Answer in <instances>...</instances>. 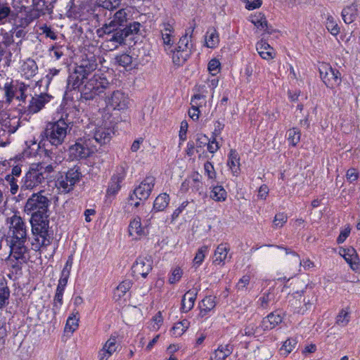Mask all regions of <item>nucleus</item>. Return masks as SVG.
Segmentation results:
<instances>
[{"instance_id": "f257e3e1", "label": "nucleus", "mask_w": 360, "mask_h": 360, "mask_svg": "<svg viewBox=\"0 0 360 360\" xmlns=\"http://www.w3.org/2000/svg\"><path fill=\"white\" fill-rule=\"evenodd\" d=\"M41 192L33 193L28 198L25 205V212L31 214L30 223L34 236L32 242V249L39 250L41 247L48 246L51 243V236L49 234L48 208L50 200L41 195Z\"/></svg>"}, {"instance_id": "f03ea898", "label": "nucleus", "mask_w": 360, "mask_h": 360, "mask_svg": "<svg viewBox=\"0 0 360 360\" xmlns=\"http://www.w3.org/2000/svg\"><path fill=\"white\" fill-rule=\"evenodd\" d=\"M8 243L10 248V257L20 264L27 263L30 258V249L25 245L27 240L26 223L17 215L11 217Z\"/></svg>"}, {"instance_id": "7ed1b4c3", "label": "nucleus", "mask_w": 360, "mask_h": 360, "mask_svg": "<svg viewBox=\"0 0 360 360\" xmlns=\"http://www.w3.org/2000/svg\"><path fill=\"white\" fill-rule=\"evenodd\" d=\"M56 165V160L49 165L44 162L32 164L22 180L21 189H33L44 183Z\"/></svg>"}, {"instance_id": "20e7f679", "label": "nucleus", "mask_w": 360, "mask_h": 360, "mask_svg": "<svg viewBox=\"0 0 360 360\" xmlns=\"http://www.w3.org/2000/svg\"><path fill=\"white\" fill-rule=\"evenodd\" d=\"M72 123V122H68L63 117L56 122H49L41 133V136L44 140L49 141L52 146H60L64 142L68 133L70 132Z\"/></svg>"}, {"instance_id": "39448f33", "label": "nucleus", "mask_w": 360, "mask_h": 360, "mask_svg": "<svg viewBox=\"0 0 360 360\" xmlns=\"http://www.w3.org/2000/svg\"><path fill=\"white\" fill-rule=\"evenodd\" d=\"M111 86L112 84L103 77V74L95 73L85 82L81 92L82 97L85 100H92L106 90H110Z\"/></svg>"}, {"instance_id": "423d86ee", "label": "nucleus", "mask_w": 360, "mask_h": 360, "mask_svg": "<svg viewBox=\"0 0 360 360\" xmlns=\"http://www.w3.org/2000/svg\"><path fill=\"white\" fill-rule=\"evenodd\" d=\"M82 178V173L79 167H74L70 168L65 176H61L56 182V186L60 193H68L72 191L80 179Z\"/></svg>"}, {"instance_id": "0eeeda50", "label": "nucleus", "mask_w": 360, "mask_h": 360, "mask_svg": "<svg viewBox=\"0 0 360 360\" xmlns=\"http://www.w3.org/2000/svg\"><path fill=\"white\" fill-rule=\"evenodd\" d=\"M96 150V146L93 145L89 139L84 136L79 139L76 143L69 148L70 156L72 159H84L89 157Z\"/></svg>"}, {"instance_id": "6e6552de", "label": "nucleus", "mask_w": 360, "mask_h": 360, "mask_svg": "<svg viewBox=\"0 0 360 360\" xmlns=\"http://www.w3.org/2000/svg\"><path fill=\"white\" fill-rule=\"evenodd\" d=\"M108 107L113 110H123L128 108L130 99L122 90H115L108 94L105 98Z\"/></svg>"}, {"instance_id": "1a4fd4ad", "label": "nucleus", "mask_w": 360, "mask_h": 360, "mask_svg": "<svg viewBox=\"0 0 360 360\" xmlns=\"http://www.w3.org/2000/svg\"><path fill=\"white\" fill-rule=\"evenodd\" d=\"M320 77L329 88H334L341 83L340 72L332 68L328 64L322 63L319 67Z\"/></svg>"}, {"instance_id": "9d476101", "label": "nucleus", "mask_w": 360, "mask_h": 360, "mask_svg": "<svg viewBox=\"0 0 360 360\" xmlns=\"http://www.w3.org/2000/svg\"><path fill=\"white\" fill-rule=\"evenodd\" d=\"M90 127L93 128L92 131L86 134V139H89L91 143L97 146V144L103 145L108 143L111 139L112 129L109 127L103 126H95L92 124Z\"/></svg>"}, {"instance_id": "9b49d317", "label": "nucleus", "mask_w": 360, "mask_h": 360, "mask_svg": "<svg viewBox=\"0 0 360 360\" xmlns=\"http://www.w3.org/2000/svg\"><path fill=\"white\" fill-rule=\"evenodd\" d=\"M155 180L153 176H146L141 184L134 190L133 194L129 197V201L134 200V198L139 200H147L154 187Z\"/></svg>"}, {"instance_id": "f8f14e48", "label": "nucleus", "mask_w": 360, "mask_h": 360, "mask_svg": "<svg viewBox=\"0 0 360 360\" xmlns=\"http://www.w3.org/2000/svg\"><path fill=\"white\" fill-rule=\"evenodd\" d=\"M153 261L150 257H139L131 267L134 276H141L146 278L152 270Z\"/></svg>"}, {"instance_id": "ddd939ff", "label": "nucleus", "mask_w": 360, "mask_h": 360, "mask_svg": "<svg viewBox=\"0 0 360 360\" xmlns=\"http://www.w3.org/2000/svg\"><path fill=\"white\" fill-rule=\"evenodd\" d=\"M230 248L228 244H220L217 246L213 256V263L216 265H224L226 261L231 259V255H229Z\"/></svg>"}, {"instance_id": "4468645a", "label": "nucleus", "mask_w": 360, "mask_h": 360, "mask_svg": "<svg viewBox=\"0 0 360 360\" xmlns=\"http://www.w3.org/2000/svg\"><path fill=\"white\" fill-rule=\"evenodd\" d=\"M161 30L162 39L165 51H169L174 46L175 36L174 28L169 23H164Z\"/></svg>"}, {"instance_id": "2eb2a0df", "label": "nucleus", "mask_w": 360, "mask_h": 360, "mask_svg": "<svg viewBox=\"0 0 360 360\" xmlns=\"http://www.w3.org/2000/svg\"><path fill=\"white\" fill-rule=\"evenodd\" d=\"M124 171L123 168H121L120 172H117V174H115L111 177L110 182L106 193L107 196H114L117 193V192L121 188L120 183L124 179Z\"/></svg>"}, {"instance_id": "dca6fc26", "label": "nucleus", "mask_w": 360, "mask_h": 360, "mask_svg": "<svg viewBox=\"0 0 360 360\" xmlns=\"http://www.w3.org/2000/svg\"><path fill=\"white\" fill-rule=\"evenodd\" d=\"M77 67L74 71L70 74L68 79L67 87L69 90H74L79 87L84 82V79H87L88 77L82 73Z\"/></svg>"}, {"instance_id": "f3484780", "label": "nucleus", "mask_w": 360, "mask_h": 360, "mask_svg": "<svg viewBox=\"0 0 360 360\" xmlns=\"http://www.w3.org/2000/svg\"><path fill=\"white\" fill-rule=\"evenodd\" d=\"M49 101V96L48 94H40L35 97H32L30 104L27 107L29 113H37L41 110L46 103Z\"/></svg>"}, {"instance_id": "a211bd4d", "label": "nucleus", "mask_w": 360, "mask_h": 360, "mask_svg": "<svg viewBox=\"0 0 360 360\" xmlns=\"http://www.w3.org/2000/svg\"><path fill=\"white\" fill-rule=\"evenodd\" d=\"M283 321V317L277 311L271 312L267 316L263 319L261 327L264 330H269L274 328L276 326L281 323Z\"/></svg>"}, {"instance_id": "6ab92c4d", "label": "nucleus", "mask_w": 360, "mask_h": 360, "mask_svg": "<svg viewBox=\"0 0 360 360\" xmlns=\"http://www.w3.org/2000/svg\"><path fill=\"white\" fill-rule=\"evenodd\" d=\"M227 165L233 175L238 176L240 172V156L235 149H231L229 151Z\"/></svg>"}, {"instance_id": "aec40b11", "label": "nucleus", "mask_w": 360, "mask_h": 360, "mask_svg": "<svg viewBox=\"0 0 360 360\" xmlns=\"http://www.w3.org/2000/svg\"><path fill=\"white\" fill-rule=\"evenodd\" d=\"M345 261L349 264L353 270H356L359 267V259L356 250L354 248H349L342 250V253H340Z\"/></svg>"}, {"instance_id": "412c9836", "label": "nucleus", "mask_w": 360, "mask_h": 360, "mask_svg": "<svg viewBox=\"0 0 360 360\" xmlns=\"http://www.w3.org/2000/svg\"><path fill=\"white\" fill-rule=\"evenodd\" d=\"M256 49L259 56L265 60L274 58L275 53L274 49L264 40H261L257 43Z\"/></svg>"}, {"instance_id": "4be33fe9", "label": "nucleus", "mask_w": 360, "mask_h": 360, "mask_svg": "<svg viewBox=\"0 0 360 360\" xmlns=\"http://www.w3.org/2000/svg\"><path fill=\"white\" fill-rule=\"evenodd\" d=\"M96 59L94 56L90 58H86L82 60L79 65L77 68L82 70L81 72L86 75L87 77L97 68Z\"/></svg>"}, {"instance_id": "5701e85b", "label": "nucleus", "mask_w": 360, "mask_h": 360, "mask_svg": "<svg viewBox=\"0 0 360 360\" xmlns=\"http://www.w3.org/2000/svg\"><path fill=\"white\" fill-rule=\"evenodd\" d=\"M204 42V46L210 49H214L219 45V37L215 28L211 27L207 30Z\"/></svg>"}, {"instance_id": "b1692460", "label": "nucleus", "mask_w": 360, "mask_h": 360, "mask_svg": "<svg viewBox=\"0 0 360 360\" xmlns=\"http://www.w3.org/2000/svg\"><path fill=\"white\" fill-rule=\"evenodd\" d=\"M129 233L135 240L144 235L143 229L141 226V218L137 217L131 221L129 225Z\"/></svg>"}, {"instance_id": "393cba45", "label": "nucleus", "mask_w": 360, "mask_h": 360, "mask_svg": "<svg viewBox=\"0 0 360 360\" xmlns=\"http://www.w3.org/2000/svg\"><path fill=\"white\" fill-rule=\"evenodd\" d=\"M196 292L195 290H188L186 292L181 300V311L183 312H187L191 310L194 304L195 300Z\"/></svg>"}, {"instance_id": "a878e982", "label": "nucleus", "mask_w": 360, "mask_h": 360, "mask_svg": "<svg viewBox=\"0 0 360 360\" xmlns=\"http://www.w3.org/2000/svg\"><path fill=\"white\" fill-rule=\"evenodd\" d=\"M357 15V8L354 4L346 6L342 11V18L346 24L354 21Z\"/></svg>"}, {"instance_id": "bb28decb", "label": "nucleus", "mask_w": 360, "mask_h": 360, "mask_svg": "<svg viewBox=\"0 0 360 360\" xmlns=\"http://www.w3.org/2000/svg\"><path fill=\"white\" fill-rule=\"evenodd\" d=\"M204 172L207 176V181L208 185L213 186L215 184H219L218 176L211 162H207L204 164Z\"/></svg>"}, {"instance_id": "cd10ccee", "label": "nucleus", "mask_w": 360, "mask_h": 360, "mask_svg": "<svg viewBox=\"0 0 360 360\" xmlns=\"http://www.w3.org/2000/svg\"><path fill=\"white\" fill-rule=\"evenodd\" d=\"M10 290L7 281L4 278H0V308H3L8 304Z\"/></svg>"}, {"instance_id": "c85d7f7f", "label": "nucleus", "mask_w": 360, "mask_h": 360, "mask_svg": "<svg viewBox=\"0 0 360 360\" xmlns=\"http://www.w3.org/2000/svg\"><path fill=\"white\" fill-rule=\"evenodd\" d=\"M232 353V348L229 345H221L210 356L211 360H224Z\"/></svg>"}, {"instance_id": "c756f323", "label": "nucleus", "mask_w": 360, "mask_h": 360, "mask_svg": "<svg viewBox=\"0 0 360 360\" xmlns=\"http://www.w3.org/2000/svg\"><path fill=\"white\" fill-rule=\"evenodd\" d=\"M212 191L210 192V198L215 201H224L226 198V191L221 186H219V184H215L213 186H210Z\"/></svg>"}, {"instance_id": "7c9ffc66", "label": "nucleus", "mask_w": 360, "mask_h": 360, "mask_svg": "<svg viewBox=\"0 0 360 360\" xmlns=\"http://www.w3.org/2000/svg\"><path fill=\"white\" fill-rule=\"evenodd\" d=\"M169 51L172 53L173 62L177 65H182L187 60L190 54V51H180L173 48Z\"/></svg>"}, {"instance_id": "2f4dec72", "label": "nucleus", "mask_w": 360, "mask_h": 360, "mask_svg": "<svg viewBox=\"0 0 360 360\" xmlns=\"http://www.w3.org/2000/svg\"><path fill=\"white\" fill-rule=\"evenodd\" d=\"M169 202V197L166 193L160 194L155 200L153 210L156 212L163 211Z\"/></svg>"}, {"instance_id": "473e14b6", "label": "nucleus", "mask_w": 360, "mask_h": 360, "mask_svg": "<svg viewBox=\"0 0 360 360\" xmlns=\"http://www.w3.org/2000/svg\"><path fill=\"white\" fill-rule=\"evenodd\" d=\"M38 67L34 60L28 59L22 65V72L27 78L32 77L36 75Z\"/></svg>"}, {"instance_id": "72a5a7b5", "label": "nucleus", "mask_w": 360, "mask_h": 360, "mask_svg": "<svg viewBox=\"0 0 360 360\" xmlns=\"http://www.w3.org/2000/svg\"><path fill=\"white\" fill-rule=\"evenodd\" d=\"M131 285L132 283L129 280H125L120 283L114 292L115 299L117 300L121 299L131 288Z\"/></svg>"}, {"instance_id": "f704fd0d", "label": "nucleus", "mask_w": 360, "mask_h": 360, "mask_svg": "<svg viewBox=\"0 0 360 360\" xmlns=\"http://www.w3.org/2000/svg\"><path fill=\"white\" fill-rule=\"evenodd\" d=\"M326 27L330 33L334 36L340 33V27L338 26L335 18L330 14H326Z\"/></svg>"}, {"instance_id": "c9c22d12", "label": "nucleus", "mask_w": 360, "mask_h": 360, "mask_svg": "<svg viewBox=\"0 0 360 360\" xmlns=\"http://www.w3.org/2000/svg\"><path fill=\"white\" fill-rule=\"evenodd\" d=\"M251 22L257 27L262 30H264L267 33H270L268 27V22L264 17V15L262 13H259L257 15H255Z\"/></svg>"}, {"instance_id": "e433bc0d", "label": "nucleus", "mask_w": 360, "mask_h": 360, "mask_svg": "<svg viewBox=\"0 0 360 360\" xmlns=\"http://www.w3.org/2000/svg\"><path fill=\"white\" fill-rule=\"evenodd\" d=\"M120 27L121 25H120L114 19H112L109 22L105 23L102 27L98 30V32H103V33L110 35L111 33L114 32V31L120 30Z\"/></svg>"}, {"instance_id": "4c0bfd02", "label": "nucleus", "mask_w": 360, "mask_h": 360, "mask_svg": "<svg viewBox=\"0 0 360 360\" xmlns=\"http://www.w3.org/2000/svg\"><path fill=\"white\" fill-rule=\"evenodd\" d=\"M111 34V35L110 34V37L108 39L109 41L116 42L119 44H124L125 39L127 37V34H126L124 28L114 31V32Z\"/></svg>"}, {"instance_id": "58836bf2", "label": "nucleus", "mask_w": 360, "mask_h": 360, "mask_svg": "<svg viewBox=\"0 0 360 360\" xmlns=\"http://www.w3.org/2000/svg\"><path fill=\"white\" fill-rule=\"evenodd\" d=\"M297 340L296 338H288L286 340L281 348V353L285 356L289 354L297 346Z\"/></svg>"}, {"instance_id": "ea45409f", "label": "nucleus", "mask_w": 360, "mask_h": 360, "mask_svg": "<svg viewBox=\"0 0 360 360\" xmlns=\"http://www.w3.org/2000/svg\"><path fill=\"white\" fill-rule=\"evenodd\" d=\"M188 32L186 31V34L182 36L178 43L174 45L173 49H179L180 51H190L192 47V44H189L188 38Z\"/></svg>"}, {"instance_id": "a19ab883", "label": "nucleus", "mask_w": 360, "mask_h": 360, "mask_svg": "<svg viewBox=\"0 0 360 360\" xmlns=\"http://www.w3.org/2000/svg\"><path fill=\"white\" fill-rule=\"evenodd\" d=\"M188 321L186 319L176 323L172 328V335L178 337L181 335L188 327Z\"/></svg>"}, {"instance_id": "79ce46f5", "label": "nucleus", "mask_w": 360, "mask_h": 360, "mask_svg": "<svg viewBox=\"0 0 360 360\" xmlns=\"http://www.w3.org/2000/svg\"><path fill=\"white\" fill-rule=\"evenodd\" d=\"M287 136L289 143L292 146H295L300 140V131L297 128L290 129L287 132Z\"/></svg>"}, {"instance_id": "37998d69", "label": "nucleus", "mask_w": 360, "mask_h": 360, "mask_svg": "<svg viewBox=\"0 0 360 360\" xmlns=\"http://www.w3.org/2000/svg\"><path fill=\"white\" fill-rule=\"evenodd\" d=\"M202 179V176L197 172H194L189 179V182L191 184L192 188L196 191H199V194H201L200 189L201 188Z\"/></svg>"}, {"instance_id": "c03bdc74", "label": "nucleus", "mask_w": 360, "mask_h": 360, "mask_svg": "<svg viewBox=\"0 0 360 360\" xmlns=\"http://www.w3.org/2000/svg\"><path fill=\"white\" fill-rule=\"evenodd\" d=\"M120 3L121 0H97V4L99 6L109 11L118 8Z\"/></svg>"}, {"instance_id": "a18cd8bd", "label": "nucleus", "mask_w": 360, "mask_h": 360, "mask_svg": "<svg viewBox=\"0 0 360 360\" xmlns=\"http://www.w3.org/2000/svg\"><path fill=\"white\" fill-rule=\"evenodd\" d=\"M276 247L278 248H279V249L285 250L286 255L292 254L293 256H295L297 259V262H300V264L301 266H302L304 268H305V269H310V268L314 266V263L311 261H310L309 259L302 262V261H300V259L299 258V255L295 252L292 251L291 250L288 249V248H284V247H282V246L277 245Z\"/></svg>"}, {"instance_id": "49530a36", "label": "nucleus", "mask_w": 360, "mask_h": 360, "mask_svg": "<svg viewBox=\"0 0 360 360\" xmlns=\"http://www.w3.org/2000/svg\"><path fill=\"white\" fill-rule=\"evenodd\" d=\"M349 313L346 309H342L336 318V323L342 327L346 326L349 322Z\"/></svg>"}, {"instance_id": "de8ad7c7", "label": "nucleus", "mask_w": 360, "mask_h": 360, "mask_svg": "<svg viewBox=\"0 0 360 360\" xmlns=\"http://www.w3.org/2000/svg\"><path fill=\"white\" fill-rule=\"evenodd\" d=\"M77 315L78 312H77L75 314H72V316H69V318L67 320L65 329L68 330L71 333H73L79 326V318L77 317Z\"/></svg>"}, {"instance_id": "09e8293b", "label": "nucleus", "mask_w": 360, "mask_h": 360, "mask_svg": "<svg viewBox=\"0 0 360 360\" xmlns=\"http://www.w3.org/2000/svg\"><path fill=\"white\" fill-rule=\"evenodd\" d=\"M202 143L200 137H197L195 143L193 141H190L188 143L187 154L191 156L193 155L195 152L197 153H200Z\"/></svg>"}, {"instance_id": "8fccbe9b", "label": "nucleus", "mask_w": 360, "mask_h": 360, "mask_svg": "<svg viewBox=\"0 0 360 360\" xmlns=\"http://www.w3.org/2000/svg\"><path fill=\"white\" fill-rule=\"evenodd\" d=\"M116 62L124 68H127L130 66L132 63V57L129 54H122L120 56H117L115 58Z\"/></svg>"}, {"instance_id": "3c124183", "label": "nucleus", "mask_w": 360, "mask_h": 360, "mask_svg": "<svg viewBox=\"0 0 360 360\" xmlns=\"http://www.w3.org/2000/svg\"><path fill=\"white\" fill-rule=\"evenodd\" d=\"M116 338L111 336L103 346L110 356L116 351Z\"/></svg>"}, {"instance_id": "603ef678", "label": "nucleus", "mask_w": 360, "mask_h": 360, "mask_svg": "<svg viewBox=\"0 0 360 360\" xmlns=\"http://www.w3.org/2000/svg\"><path fill=\"white\" fill-rule=\"evenodd\" d=\"M63 292L56 291L53 299V311L54 314L58 312L60 307L63 304Z\"/></svg>"}, {"instance_id": "864d4df0", "label": "nucleus", "mask_w": 360, "mask_h": 360, "mask_svg": "<svg viewBox=\"0 0 360 360\" xmlns=\"http://www.w3.org/2000/svg\"><path fill=\"white\" fill-rule=\"evenodd\" d=\"M287 221V216L284 213H278L275 215L273 226L278 229L282 227Z\"/></svg>"}, {"instance_id": "5fc2aeb1", "label": "nucleus", "mask_w": 360, "mask_h": 360, "mask_svg": "<svg viewBox=\"0 0 360 360\" xmlns=\"http://www.w3.org/2000/svg\"><path fill=\"white\" fill-rule=\"evenodd\" d=\"M250 281V276L245 275L243 276L237 283L236 289L238 291H245Z\"/></svg>"}, {"instance_id": "6e6d98bb", "label": "nucleus", "mask_w": 360, "mask_h": 360, "mask_svg": "<svg viewBox=\"0 0 360 360\" xmlns=\"http://www.w3.org/2000/svg\"><path fill=\"white\" fill-rule=\"evenodd\" d=\"M220 69V63L217 59L211 60L207 65V70L210 75L212 76H215L219 72Z\"/></svg>"}, {"instance_id": "4d7b16f0", "label": "nucleus", "mask_w": 360, "mask_h": 360, "mask_svg": "<svg viewBox=\"0 0 360 360\" xmlns=\"http://www.w3.org/2000/svg\"><path fill=\"white\" fill-rule=\"evenodd\" d=\"M141 25L139 22H134L130 23L129 25H127L124 29L127 34V37L131 34H137L141 27Z\"/></svg>"}, {"instance_id": "13d9d810", "label": "nucleus", "mask_w": 360, "mask_h": 360, "mask_svg": "<svg viewBox=\"0 0 360 360\" xmlns=\"http://www.w3.org/2000/svg\"><path fill=\"white\" fill-rule=\"evenodd\" d=\"M120 25L123 26L124 23L127 21V13L124 9H120L117 11L113 18Z\"/></svg>"}, {"instance_id": "bf43d9fd", "label": "nucleus", "mask_w": 360, "mask_h": 360, "mask_svg": "<svg viewBox=\"0 0 360 360\" xmlns=\"http://www.w3.org/2000/svg\"><path fill=\"white\" fill-rule=\"evenodd\" d=\"M215 304V297L212 295H206L205 298H204V311L212 310L214 308Z\"/></svg>"}, {"instance_id": "052dcab7", "label": "nucleus", "mask_w": 360, "mask_h": 360, "mask_svg": "<svg viewBox=\"0 0 360 360\" xmlns=\"http://www.w3.org/2000/svg\"><path fill=\"white\" fill-rule=\"evenodd\" d=\"M274 295L269 292L264 293L259 299V305L263 309L268 307L269 302L272 300Z\"/></svg>"}, {"instance_id": "680f3d73", "label": "nucleus", "mask_w": 360, "mask_h": 360, "mask_svg": "<svg viewBox=\"0 0 360 360\" xmlns=\"http://www.w3.org/2000/svg\"><path fill=\"white\" fill-rule=\"evenodd\" d=\"M6 180L10 185V191L12 194H15L18 190V185L17 180L13 177V175H6Z\"/></svg>"}, {"instance_id": "e2e57ef3", "label": "nucleus", "mask_w": 360, "mask_h": 360, "mask_svg": "<svg viewBox=\"0 0 360 360\" xmlns=\"http://www.w3.org/2000/svg\"><path fill=\"white\" fill-rule=\"evenodd\" d=\"M182 274H183V271L179 267L175 268L173 270L172 275L170 276V277L169 278V283L171 284H174V283L178 282L180 280V278H181Z\"/></svg>"}, {"instance_id": "0e129e2a", "label": "nucleus", "mask_w": 360, "mask_h": 360, "mask_svg": "<svg viewBox=\"0 0 360 360\" xmlns=\"http://www.w3.org/2000/svg\"><path fill=\"white\" fill-rule=\"evenodd\" d=\"M242 1L245 4V8L250 11L259 8L262 4V0H254L252 1L242 0Z\"/></svg>"}, {"instance_id": "69168bd1", "label": "nucleus", "mask_w": 360, "mask_h": 360, "mask_svg": "<svg viewBox=\"0 0 360 360\" xmlns=\"http://www.w3.org/2000/svg\"><path fill=\"white\" fill-rule=\"evenodd\" d=\"M346 178L350 183L356 181L359 178L356 169L354 168L349 169L346 173Z\"/></svg>"}, {"instance_id": "338daca9", "label": "nucleus", "mask_w": 360, "mask_h": 360, "mask_svg": "<svg viewBox=\"0 0 360 360\" xmlns=\"http://www.w3.org/2000/svg\"><path fill=\"white\" fill-rule=\"evenodd\" d=\"M188 124L186 120L181 122L180 131H179V139L181 141L186 139V132L188 130Z\"/></svg>"}, {"instance_id": "774afa93", "label": "nucleus", "mask_w": 360, "mask_h": 360, "mask_svg": "<svg viewBox=\"0 0 360 360\" xmlns=\"http://www.w3.org/2000/svg\"><path fill=\"white\" fill-rule=\"evenodd\" d=\"M42 30L43 34L46 35V37H49L51 39H56L57 35L51 29V27L44 25L41 28Z\"/></svg>"}]
</instances>
